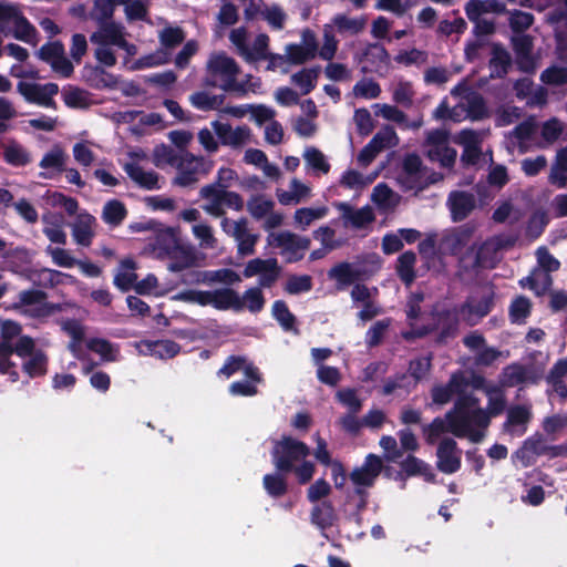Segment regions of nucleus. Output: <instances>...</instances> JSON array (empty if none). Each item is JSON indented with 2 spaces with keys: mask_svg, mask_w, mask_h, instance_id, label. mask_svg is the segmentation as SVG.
I'll return each mask as SVG.
<instances>
[{
  "mask_svg": "<svg viewBox=\"0 0 567 567\" xmlns=\"http://www.w3.org/2000/svg\"><path fill=\"white\" fill-rule=\"evenodd\" d=\"M480 399L475 395L456 398L453 408L446 412L445 420L450 425V433L472 443L483 441L484 430L488 427V415L478 406Z\"/></svg>",
  "mask_w": 567,
  "mask_h": 567,
  "instance_id": "f257e3e1",
  "label": "nucleus"
},
{
  "mask_svg": "<svg viewBox=\"0 0 567 567\" xmlns=\"http://www.w3.org/2000/svg\"><path fill=\"white\" fill-rule=\"evenodd\" d=\"M271 462L280 473H293L299 484H308L315 473L316 465L307 457L311 454L310 447L302 441L290 435H282L274 443Z\"/></svg>",
  "mask_w": 567,
  "mask_h": 567,
  "instance_id": "f03ea898",
  "label": "nucleus"
},
{
  "mask_svg": "<svg viewBox=\"0 0 567 567\" xmlns=\"http://www.w3.org/2000/svg\"><path fill=\"white\" fill-rule=\"evenodd\" d=\"M207 69L213 75H223L225 79L220 87L235 96H244L248 91L255 92V86L258 85L250 82L251 75H248L246 81H237L240 69L236 61L225 53L213 54L207 62Z\"/></svg>",
  "mask_w": 567,
  "mask_h": 567,
  "instance_id": "7ed1b4c3",
  "label": "nucleus"
},
{
  "mask_svg": "<svg viewBox=\"0 0 567 567\" xmlns=\"http://www.w3.org/2000/svg\"><path fill=\"white\" fill-rule=\"evenodd\" d=\"M546 455L549 458L561 456V447L548 445L546 439L542 434L527 437L522 446L513 454L522 467L533 466L538 456Z\"/></svg>",
  "mask_w": 567,
  "mask_h": 567,
  "instance_id": "20e7f679",
  "label": "nucleus"
},
{
  "mask_svg": "<svg viewBox=\"0 0 567 567\" xmlns=\"http://www.w3.org/2000/svg\"><path fill=\"white\" fill-rule=\"evenodd\" d=\"M458 313L461 312L456 308L433 309L431 311L433 332L439 330L435 344H446L450 339L456 337L460 326Z\"/></svg>",
  "mask_w": 567,
  "mask_h": 567,
  "instance_id": "39448f33",
  "label": "nucleus"
},
{
  "mask_svg": "<svg viewBox=\"0 0 567 567\" xmlns=\"http://www.w3.org/2000/svg\"><path fill=\"white\" fill-rule=\"evenodd\" d=\"M220 226L223 230L233 236L237 241V252L240 256H249L255 254V246L259 236L248 231V221L246 218H240L231 221L229 218L224 217Z\"/></svg>",
  "mask_w": 567,
  "mask_h": 567,
  "instance_id": "423d86ee",
  "label": "nucleus"
},
{
  "mask_svg": "<svg viewBox=\"0 0 567 567\" xmlns=\"http://www.w3.org/2000/svg\"><path fill=\"white\" fill-rule=\"evenodd\" d=\"M383 471L382 458L373 453L365 456L361 466L353 468L349 478L355 487L370 488Z\"/></svg>",
  "mask_w": 567,
  "mask_h": 567,
  "instance_id": "0eeeda50",
  "label": "nucleus"
},
{
  "mask_svg": "<svg viewBox=\"0 0 567 567\" xmlns=\"http://www.w3.org/2000/svg\"><path fill=\"white\" fill-rule=\"evenodd\" d=\"M436 467L444 474L456 473L462 465V450L452 437H444L436 449Z\"/></svg>",
  "mask_w": 567,
  "mask_h": 567,
  "instance_id": "6e6552de",
  "label": "nucleus"
},
{
  "mask_svg": "<svg viewBox=\"0 0 567 567\" xmlns=\"http://www.w3.org/2000/svg\"><path fill=\"white\" fill-rule=\"evenodd\" d=\"M19 303L14 305V308L20 306H37L30 310V316L33 318L48 317L55 311L60 310L58 303L47 302L48 293L40 289H28L22 290L18 295Z\"/></svg>",
  "mask_w": 567,
  "mask_h": 567,
  "instance_id": "1a4fd4ad",
  "label": "nucleus"
},
{
  "mask_svg": "<svg viewBox=\"0 0 567 567\" xmlns=\"http://www.w3.org/2000/svg\"><path fill=\"white\" fill-rule=\"evenodd\" d=\"M18 91L29 103L43 106H54L52 96L58 94L59 86L55 83H32L21 81L18 83Z\"/></svg>",
  "mask_w": 567,
  "mask_h": 567,
  "instance_id": "9d476101",
  "label": "nucleus"
},
{
  "mask_svg": "<svg viewBox=\"0 0 567 567\" xmlns=\"http://www.w3.org/2000/svg\"><path fill=\"white\" fill-rule=\"evenodd\" d=\"M452 220L455 223L466 219L476 207L474 194L464 190H453L447 198Z\"/></svg>",
  "mask_w": 567,
  "mask_h": 567,
  "instance_id": "9b49d317",
  "label": "nucleus"
},
{
  "mask_svg": "<svg viewBox=\"0 0 567 567\" xmlns=\"http://www.w3.org/2000/svg\"><path fill=\"white\" fill-rule=\"evenodd\" d=\"M204 165V159L197 158L192 154L183 156L177 164V175L173 179V185L188 187L198 182V173Z\"/></svg>",
  "mask_w": 567,
  "mask_h": 567,
  "instance_id": "f8f14e48",
  "label": "nucleus"
},
{
  "mask_svg": "<svg viewBox=\"0 0 567 567\" xmlns=\"http://www.w3.org/2000/svg\"><path fill=\"white\" fill-rule=\"evenodd\" d=\"M213 128L223 145L240 147L249 138L250 130L247 126H238L235 130L229 123L215 121Z\"/></svg>",
  "mask_w": 567,
  "mask_h": 567,
  "instance_id": "ddd939ff",
  "label": "nucleus"
},
{
  "mask_svg": "<svg viewBox=\"0 0 567 567\" xmlns=\"http://www.w3.org/2000/svg\"><path fill=\"white\" fill-rule=\"evenodd\" d=\"M494 306V291H489L487 295L482 296L475 303L468 300L465 301L461 306L460 312L464 316L467 315L465 320L470 326H474L486 317L493 310Z\"/></svg>",
  "mask_w": 567,
  "mask_h": 567,
  "instance_id": "4468645a",
  "label": "nucleus"
},
{
  "mask_svg": "<svg viewBox=\"0 0 567 567\" xmlns=\"http://www.w3.org/2000/svg\"><path fill=\"white\" fill-rule=\"evenodd\" d=\"M401 472H396L394 480H404V475L408 477L411 476H422L426 482L434 483L435 474L433 473L431 466L425 463L423 460L409 454L405 460L400 463Z\"/></svg>",
  "mask_w": 567,
  "mask_h": 567,
  "instance_id": "2eb2a0df",
  "label": "nucleus"
},
{
  "mask_svg": "<svg viewBox=\"0 0 567 567\" xmlns=\"http://www.w3.org/2000/svg\"><path fill=\"white\" fill-rule=\"evenodd\" d=\"M217 310L234 309L240 311L244 309V302L238 292L231 288H220L210 291V303Z\"/></svg>",
  "mask_w": 567,
  "mask_h": 567,
  "instance_id": "dca6fc26",
  "label": "nucleus"
},
{
  "mask_svg": "<svg viewBox=\"0 0 567 567\" xmlns=\"http://www.w3.org/2000/svg\"><path fill=\"white\" fill-rule=\"evenodd\" d=\"M338 208L342 212V218L355 229H362L375 219L374 213L369 206L353 209L348 203H340Z\"/></svg>",
  "mask_w": 567,
  "mask_h": 567,
  "instance_id": "f3484780",
  "label": "nucleus"
},
{
  "mask_svg": "<svg viewBox=\"0 0 567 567\" xmlns=\"http://www.w3.org/2000/svg\"><path fill=\"white\" fill-rule=\"evenodd\" d=\"M124 171L128 177L142 188L148 190L161 188L158 185V174L154 171L146 172L136 163H126Z\"/></svg>",
  "mask_w": 567,
  "mask_h": 567,
  "instance_id": "a211bd4d",
  "label": "nucleus"
},
{
  "mask_svg": "<svg viewBox=\"0 0 567 567\" xmlns=\"http://www.w3.org/2000/svg\"><path fill=\"white\" fill-rule=\"evenodd\" d=\"M94 221L95 218L89 213H81L76 216L72 225V236L78 245L89 247L92 244L94 236L92 224Z\"/></svg>",
  "mask_w": 567,
  "mask_h": 567,
  "instance_id": "6ab92c4d",
  "label": "nucleus"
},
{
  "mask_svg": "<svg viewBox=\"0 0 567 567\" xmlns=\"http://www.w3.org/2000/svg\"><path fill=\"white\" fill-rule=\"evenodd\" d=\"M268 243L269 245L282 247L286 251L307 250L311 244L308 237H300L290 231H281L277 235L271 234L268 237Z\"/></svg>",
  "mask_w": 567,
  "mask_h": 567,
  "instance_id": "aec40b11",
  "label": "nucleus"
},
{
  "mask_svg": "<svg viewBox=\"0 0 567 567\" xmlns=\"http://www.w3.org/2000/svg\"><path fill=\"white\" fill-rule=\"evenodd\" d=\"M512 64V58L508 51L499 43L492 45V58L489 66L492 69L491 78H504Z\"/></svg>",
  "mask_w": 567,
  "mask_h": 567,
  "instance_id": "412c9836",
  "label": "nucleus"
},
{
  "mask_svg": "<svg viewBox=\"0 0 567 567\" xmlns=\"http://www.w3.org/2000/svg\"><path fill=\"white\" fill-rule=\"evenodd\" d=\"M465 12L468 20H476L483 13L494 12L497 14L506 13V6L498 0H470L465 6Z\"/></svg>",
  "mask_w": 567,
  "mask_h": 567,
  "instance_id": "4be33fe9",
  "label": "nucleus"
},
{
  "mask_svg": "<svg viewBox=\"0 0 567 567\" xmlns=\"http://www.w3.org/2000/svg\"><path fill=\"white\" fill-rule=\"evenodd\" d=\"M375 115L396 123L400 128H419L423 122V116L419 112L410 120L402 109H378Z\"/></svg>",
  "mask_w": 567,
  "mask_h": 567,
  "instance_id": "5701e85b",
  "label": "nucleus"
},
{
  "mask_svg": "<svg viewBox=\"0 0 567 567\" xmlns=\"http://www.w3.org/2000/svg\"><path fill=\"white\" fill-rule=\"evenodd\" d=\"M123 30L124 27L120 23H115L114 21L105 22L101 27L100 32L93 33L90 40L93 43H99L103 45H117L124 39Z\"/></svg>",
  "mask_w": 567,
  "mask_h": 567,
  "instance_id": "b1692460",
  "label": "nucleus"
},
{
  "mask_svg": "<svg viewBox=\"0 0 567 567\" xmlns=\"http://www.w3.org/2000/svg\"><path fill=\"white\" fill-rule=\"evenodd\" d=\"M328 275L341 286H350L363 278V271L353 268L348 261L337 264L329 270Z\"/></svg>",
  "mask_w": 567,
  "mask_h": 567,
  "instance_id": "393cba45",
  "label": "nucleus"
},
{
  "mask_svg": "<svg viewBox=\"0 0 567 567\" xmlns=\"http://www.w3.org/2000/svg\"><path fill=\"white\" fill-rule=\"evenodd\" d=\"M171 262L168 269L173 272H179L196 264V256L193 248L179 244L168 256Z\"/></svg>",
  "mask_w": 567,
  "mask_h": 567,
  "instance_id": "a878e982",
  "label": "nucleus"
},
{
  "mask_svg": "<svg viewBox=\"0 0 567 567\" xmlns=\"http://www.w3.org/2000/svg\"><path fill=\"white\" fill-rule=\"evenodd\" d=\"M530 370L519 363H512L503 369V384L508 388L517 386L530 381L536 382L535 378L529 375Z\"/></svg>",
  "mask_w": 567,
  "mask_h": 567,
  "instance_id": "bb28decb",
  "label": "nucleus"
},
{
  "mask_svg": "<svg viewBox=\"0 0 567 567\" xmlns=\"http://www.w3.org/2000/svg\"><path fill=\"white\" fill-rule=\"evenodd\" d=\"M416 255L412 250H406L398 257L396 260V275L400 280L410 286L416 278L415 274Z\"/></svg>",
  "mask_w": 567,
  "mask_h": 567,
  "instance_id": "cd10ccee",
  "label": "nucleus"
},
{
  "mask_svg": "<svg viewBox=\"0 0 567 567\" xmlns=\"http://www.w3.org/2000/svg\"><path fill=\"white\" fill-rule=\"evenodd\" d=\"M45 224L43 234L55 244L64 245L66 243V234L62 229L63 216L61 214H47L42 216Z\"/></svg>",
  "mask_w": 567,
  "mask_h": 567,
  "instance_id": "c85d7f7f",
  "label": "nucleus"
},
{
  "mask_svg": "<svg viewBox=\"0 0 567 567\" xmlns=\"http://www.w3.org/2000/svg\"><path fill=\"white\" fill-rule=\"evenodd\" d=\"M288 473H269L262 477V486L266 493L272 498H280L288 492V483L286 475Z\"/></svg>",
  "mask_w": 567,
  "mask_h": 567,
  "instance_id": "c756f323",
  "label": "nucleus"
},
{
  "mask_svg": "<svg viewBox=\"0 0 567 567\" xmlns=\"http://www.w3.org/2000/svg\"><path fill=\"white\" fill-rule=\"evenodd\" d=\"M311 523L321 529L330 527L334 519V508L330 501H323L311 509Z\"/></svg>",
  "mask_w": 567,
  "mask_h": 567,
  "instance_id": "7c9ffc66",
  "label": "nucleus"
},
{
  "mask_svg": "<svg viewBox=\"0 0 567 567\" xmlns=\"http://www.w3.org/2000/svg\"><path fill=\"white\" fill-rule=\"evenodd\" d=\"M126 216L127 209L118 199H111L103 207L102 218L106 224L113 227L120 226Z\"/></svg>",
  "mask_w": 567,
  "mask_h": 567,
  "instance_id": "2f4dec72",
  "label": "nucleus"
},
{
  "mask_svg": "<svg viewBox=\"0 0 567 567\" xmlns=\"http://www.w3.org/2000/svg\"><path fill=\"white\" fill-rule=\"evenodd\" d=\"M179 244L174 230L167 228L156 234L153 247L154 250L158 252V256L168 257Z\"/></svg>",
  "mask_w": 567,
  "mask_h": 567,
  "instance_id": "473e14b6",
  "label": "nucleus"
},
{
  "mask_svg": "<svg viewBox=\"0 0 567 567\" xmlns=\"http://www.w3.org/2000/svg\"><path fill=\"white\" fill-rule=\"evenodd\" d=\"M532 419L530 410L525 405H514L507 410V417L504 423L505 430L509 431L511 427L523 426L520 434L526 431V424Z\"/></svg>",
  "mask_w": 567,
  "mask_h": 567,
  "instance_id": "72a5a7b5",
  "label": "nucleus"
},
{
  "mask_svg": "<svg viewBox=\"0 0 567 567\" xmlns=\"http://www.w3.org/2000/svg\"><path fill=\"white\" fill-rule=\"evenodd\" d=\"M3 158L9 165L14 167H23L31 162L29 152L16 142L4 146Z\"/></svg>",
  "mask_w": 567,
  "mask_h": 567,
  "instance_id": "f704fd0d",
  "label": "nucleus"
},
{
  "mask_svg": "<svg viewBox=\"0 0 567 567\" xmlns=\"http://www.w3.org/2000/svg\"><path fill=\"white\" fill-rule=\"evenodd\" d=\"M22 370L32 379L43 377L48 371V357L42 350H37L22 365Z\"/></svg>",
  "mask_w": 567,
  "mask_h": 567,
  "instance_id": "c9c22d12",
  "label": "nucleus"
},
{
  "mask_svg": "<svg viewBox=\"0 0 567 567\" xmlns=\"http://www.w3.org/2000/svg\"><path fill=\"white\" fill-rule=\"evenodd\" d=\"M486 394L488 396V403L485 413L488 415L489 425L491 419L501 415L506 409V398L499 388H488L486 389Z\"/></svg>",
  "mask_w": 567,
  "mask_h": 567,
  "instance_id": "e433bc0d",
  "label": "nucleus"
},
{
  "mask_svg": "<svg viewBox=\"0 0 567 567\" xmlns=\"http://www.w3.org/2000/svg\"><path fill=\"white\" fill-rule=\"evenodd\" d=\"M271 315L285 331L295 329L296 317L284 300H276L272 303Z\"/></svg>",
  "mask_w": 567,
  "mask_h": 567,
  "instance_id": "4c0bfd02",
  "label": "nucleus"
},
{
  "mask_svg": "<svg viewBox=\"0 0 567 567\" xmlns=\"http://www.w3.org/2000/svg\"><path fill=\"white\" fill-rule=\"evenodd\" d=\"M145 346L151 351L153 355H157L158 358H174L181 351V346L173 340H156V341H146Z\"/></svg>",
  "mask_w": 567,
  "mask_h": 567,
  "instance_id": "58836bf2",
  "label": "nucleus"
},
{
  "mask_svg": "<svg viewBox=\"0 0 567 567\" xmlns=\"http://www.w3.org/2000/svg\"><path fill=\"white\" fill-rule=\"evenodd\" d=\"M225 113H228L235 117H243L246 115V113L251 114V118L256 122L258 125H262L266 122L271 121L276 112L274 109H220Z\"/></svg>",
  "mask_w": 567,
  "mask_h": 567,
  "instance_id": "ea45409f",
  "label": "nucleus"
},
{
  "mask_svg": "<svg viewBox=\"0 0 567 567\" xmlns=\"http://www.w3.org/2000/svg\"><path fill=\"white\" fill-rule=\"evenodd\" d=\"M456 155V150L449 145H439L437 147H430L427 150V157L432 162H439L441 166L445 168H450L454 165Z\"/></svg>",
  "mask_w": 567,
  "mask_h": 567,
  "instance_id": "a19ab883",
  "label": "nucleus"
},
{
  "mask_svg": "<svg viewBox=\"0 0 567 567\" xmlns=\"http://www.w3.org/2000/svg\"><path fill=\"white\" fill-rule=\"evenodd\" d=\"M451 94L465 101L467 103L466 106H485L482 94L470 86L466 81L458 83L452 89Z\"/></svg>",
  "mask_w": 567,
  "mask_h": 567,
  "instance_id": "79ce46f5",
  "label": "nucleus"
},
{
  "mask_svg": "<svg viewBox=\"0 0 567 567\" xmlns=\"http://www.w3.org/2000/svg\"><path fill=\"white\" fill-rule=\"evenodd\" d=\"M274 202L265 198L262 195H254L247 202V210L257 220L270 214L274 209Z\"/></svg>",
  "mask_w": 567,
  "mask_h": 567,
  "instance_id": "37998d69",
  "label": "nucleus"
},
{
  "mask_svg": "<svg viewBox=\"0 0 567 567\" xmlns=\"http://www.w3.org/2000/svg\"><path fill=\"white\" fill-rule=\"evenodd\" d=\"M65 161L66 155L64 151L61 147L55 146L44 154L39 163V166L44 169L53 168L58 173H61L65 169Z\"/></svg>",
  "mask_w": 567,
  "mask_h": 567,
  "instance_id": "c03bdc74",
  "label": "nucleus"
},
{
  "mask_svg": "<svg viewBox=\"0 0 567 567\" xmlns=\"http://www.w3.org/2000/svg\"><path fill=\"white\" fill-rule=\"evenodd\" d=\"M422 432L426 444L433 445L443 433L450 432V425L445 419L436 416L422 427Z\"/></svg>",
  "mask_w": 567,
  "mask_h": 567,
  "instance_id": "a18cd8bd",
  "label": "nucleus"
},
{
  "mask_svg": "<svg viewBox=\"0 0 567 567\" xmlns=\"http://www.w3.org/2000/svg\"><path fill=\"white\" fill-rule=\"evenodd\" d=\"M329 209L327 206L317 208L302 207L295 212V221L298 223L302 229H306L316 219L327 216Z\"/></svg>",
  "mask_w": 567,
  "mask_h": 567,
  "instance_id": "49530a36",
  "label": "nucleus"
},
{
  "mask_svg": "<svg viewBox=\"0 0 567 567\" xmlns=\"http://www.w3.org/2000/svg\"><path fill=\"white\" fill-rule=\"evenodd\" d=\"M312 289V278L309 275H291L288 277L284 290L288 295H299Z\"/></svg>",
  "mask_w": 567,
  "mask_h": 567,
  "instance_id": "de8ad7c7",
  "label": "nucleus"
},
{
  "mask_svg": "<svg viewBox=\"0 0 567 567\" xmlns=\"http://www.w3.org/2000/svg\"><path fill=\"white\" fill-rule=\"evenodd\" d=\"M391 326V319L385 318L375 321L365 333V343L368 348H375L381 344L385 332Z\"/></svg>",
  "mask_w": 567,
  "mask_h": 567,
  "instance_id": "09e8293b",
  "label": "nucleus"
},
{
  "mask_svg": "<svg viewBox=\"0 0 567 567\" xmlns=\"http://www.w3.org/2000/svg\"><path fill=\"white\" fill-rule=\"evenodd\" d=\"M12 20L16 25L13 37L20 41L32 42L37 35V30L27 18L18 10L17 16Z\"/></svg>",
  "mask_w": 567,
  "mask_h": 567,
  "instance_id": "8fccbe9b",
  "label": "nucleus"
},
{
  "mask_svg": "<svg viewBox=\"0 0 567 567\" xmlns=\"http://www.w3.org/2000/svg\"><path fill=\"white\" fill-rule=\"evenodd\" d=\"M320 68L302 69L291 76L292 82L301 89L302 94H308L315 87V81Z\"/></svg>",
  "mask_w": 567,
  "mask_h": 567,
  "instance_id": "3c124183",
  "label": "nucleus"
},
{
  "mask_svg": "<svg viewBox=\"0 0 567 567\" xmlns=\"http://www.w3.org/2000/svg\"><path fill=\"white\" fill-rule=\"evenodd\" d=\"M532 303L527 297H516L509 306V318L512 322L520 323L530 315Z\"/></svg>",
  "mask_w": 567,
  "mask_h": 567,
  "instance_id": "603ef678",
  "label": "nucleus"
},
{
  "mask_svg": "<svg viewBox=\"0 0 567 567\" xmlns=\"http://www.w3.org/2000/svg\"><path fill=\"white\" fill-rule=\"evenodd\" d=\"M169 61V53L161 48L156 50L154 53L141 56L136 61H134L132 65V70H141L144 68H151L155 65L165 64Z\"/></svg>",
  "mask_w": 567,
  "mask_h": 567,
  "instance_id": "864d4df0",
  "label": "nucleus"
},
{
  "mask_svg": "<svg viewBox=\"0 0 567 567\" xmlns=\"http://www.w3.org/2000/svg\"><path fill=\"white\" fill-rule=\"evenodd\" d=\"M86 347L90 351L100 354L105 361L116 360V351L114 350L113 344L106 339L91 338L86 342Z\"/></svg>",
  "mask_w": 567,
  "mask_h": 567,
  "instance_id": "5fc2aeb1",
  "label": "nucleus"
},
{
  "mask_svg": "<svg viewBox=\"0 0 567 567\" xmlns=\"http://www.w3.org/2000/svg\"><path fill=\"white\" fill-rule=\"evenodd\" d=\"M307 164L316 172L321 174H328L330 171V164L326 159V156L321 151L316 147H309L303 154Z\"/></svg>",
  "mask_w": 567,
  "mask_h": 567,
  "instance_id": "6e6d98bb",
  "label": "nucleus"
},
{
  "mask_svg": "<svg viewBox=\"0 0 567 567\" xmlns=\"http://www.w3.org/2000/svg\"><path fill=\"white\" fill-rule=\"evenodd\" d=\"M244 308L246 307L250 312L257 313L264 309L265 297L260 287H252L244 292L241 298Z\"/></svg>",
  "mask_w": 567,
  "mask_h": 567,
  "instance_id": "4d7b16f0",
  "label": "nucleus"
},
{
  "mask_svg": "<svg viewBox=\"0 0 567 567\" xmlns=\"http://www.w3.org/2000/svg\"><path fill=\"white\" fill-rule=\"evenodd\" d=\"M62 95L66 106H89L91 103L90 93L79 87L68 86L63 89Z\"/></svg>",
  "mask_w": 567,
  "mask_h": 567,
  "instance_id": "13d9d810",
  "label": "nucleus"
},
{
  "mask_svg": "<svg viewBox=\"0 0 567 567\" xmlns=\"http://www.w3.org/2000/svg\"><path fill=\"white\" fill-rule=\"evenodd\" d=\"M365 18L351 19L344 14H337L333 19L334 25L339 32H351L352 34L360 33L365 27Z\"/></svg>",
  "mask_w": 567,
  "mask_h": 567,
  "instance_id": "bf43d9fd",
  "label": "nucleus"
},
{
  "mask_svg": "<svg viewBox=\"0 0 567 567\" xmlns=\"http://www.w3.org/2000/svg\"><path fill=\"white\" fill-rule=\"evenodd\" d=\"M363 56L372 64L385 65L390 64V54L386 49L380 43H371L363 52Z\"/></svg>",
  "mask_w": 567,
  "mask_h": 567,
  "instance_id": "052dcab7",
  "label": "nucleus"
},
{
  "mask_svg": "<svg viewBox=\"0 0 567 567\" xmlns=\"http://www.w3.org/2000/svg\"><path fill=\"white\" fill-rule=\"evenodd\" d=\"M185 40V34L179 27H166L159 33V42L166 49H173Z\"/></svg>",
  "mask_w": 567,
  "mask_h": 567,
  "instance_id": "680f3d73",
  "label": "nucleus"
},
{
  "mask_svg": "<svg viewBox=\"0 0 567 567\" xmlns=\"http://www.w3.org/2000/svg\"><path fill=\"white\" fill-rule=\"evenodd\" d=\"M268 42L269 38L265 33H260L256 37L252 48L250 49V55L244 56L247 62H256L260 60H266L268 56Z\"/></svg>",
  "mask_w": 567,
  "mask_h": 567,
  "instance_id": "e2e57ef3",
  "label": "nucleus"
},
{
  "mask_svg": "<svg viewBox=\"0 0 567 567\" xmlns=\"http://www.w3.org/2000/svg\"><path fill=\"white\" fill-rule=\"evenodd\" d=\"M540 80L549 85H564L567 83V68L549 66L542 72Z\"/></svg>",
  "mask_w": 567,
  "mask_h": 567,
  "instance_id": "0e129e2a",
  "label": "nucleus"
},
{
  "mask_svg": "<svg viewBox=\"0 0 567 567\" xmlns=\"http://www.w3.org/2000/svg\"><path fill=\"white\" fill-rule=\"evenodd\" d=\"M194 106H220L224 104L225 94H210L205 91L195 92L189 97Z\"/></svg>",
  "mask_w": 567,
  "mask_h": 567,
  "instance_id": "69168bd1",
  "label": "nucleus"
},
{
  "mask_svg": "<svg viewBox=\"0 0 567 567\" xmlns=\"http://www.w3.org/2000/svg\"><path fill=\"white\" fill-rule=\"evenodd\" d=\"M534 22V16L529 12L514 10L511 13L509 27L515 33L527 30Z\"/></svg>",
  "mask_w": 567,
  "mask_h": 567,
  "instance_id": "338daca9",
  "label": "nucleus"
},
{
  "mask_svg": "<svg viewBox=\"0 0 567 567\" xmlns=\"http://www.w3.org/2000/svg\"><path fill=\"white\" fill-rule=\"evenodd\" d=\"M353 120L358 133L362 136L369 135L374 128V123L368 109H355Z\"/></svg>",
  "mask_w": 567,
  "mask_h": 567,
  "instance_id": "774afa93",
  "label": "nucleus"
}]
</instances>
